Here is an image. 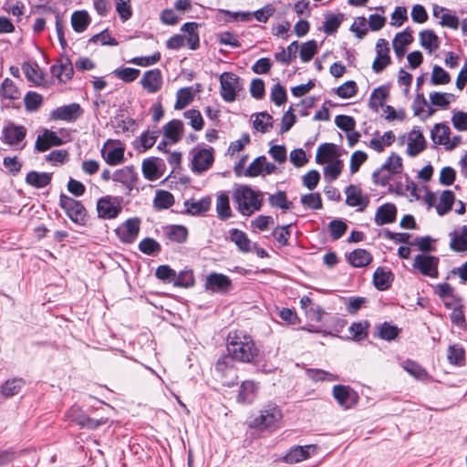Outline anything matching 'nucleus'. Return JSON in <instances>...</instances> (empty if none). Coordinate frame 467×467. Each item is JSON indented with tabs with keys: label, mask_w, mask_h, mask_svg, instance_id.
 Listing matches in <instances>:
<instances>
[{
	"label": "nucleus",
	"mask_w": 467,
	"mask_h": 467,
	"mask_svg": "<svg viewBox=\"0 0 467 467\" xmlns=\"http://www.w3.org/2000/svg\"><path fill=\"white\" fill-rule=\"evenodd\" d=\"M395 141V135L391 130L386 131L382 136H377L370 140L368 147L378 152H381L386 147Z\"/></svg>",
	"instance_id": "f704fd0d"
},
{
	"label": "nucleus",
	"mask_w": 467,
	"mask_h": 467,
	"mask_svg": "<svg viewBox=\"0 0 467 467\" xmlns=\"http://www.w3.org/2000/svg\"><path fill=\"white\" fill-rule=\"evenodd\" d=\"M448 359L451 364L462 366L465 361V351L463 348L458 344L449 347Z\"/></svg>",
	"instance_id": "8fccbe9b"
},
{
	"label": "nucleus",
	"mask_w": 467,
	"mask_h": 467,
	"mask_svg": "<svg viewBox=\"0 0 467 467\" xmlns=\"http://www.w3.org/2000/svg\"><path fill=\"white\" fill-rule=\"evenodd\" d=\"M317 52V43L315 40H309L302 44L299 56L302 62L310 61Z\"/></svg>",
	"instance_id": "4d7b16f0"
},
{
	"label": "nucleus",
	"mask_w": 467,
	"mask_h": 467,
	"mask_svg": "<svg viewBox=\"0 0 467 467\" xmlns=\"http://www.w3.org/2000/svg\"><path fill=\"white\" fill-rule=\"evenodd\" d=\"M113 74L126 83H130L138 78L140 74V69L132 67L117 68Z\"/></svg>",
	"instance_id": "052dcab7"
},
{
	"label": "nucleus",
	"mask_w": 467,
	"mask_h": 467,
	"mask_svg": "<svg viewBox=\"0 0 467 467\" xmlns=\"http://www.w3.org/2000/svg\"><path fill=\"white\" fill-rule=\"evenodd\" d=\"M455 201L454 193L446 190L441 192V195L438 196L437 202V213L439 215H444L451 210V206Z\"/></svg>",
	"instance_id": "58836bf2"
},
{
	"label": "nucleus",
	"mask_w": 467,
	"mask_h": 467,
	"mask_svg": "<svg viewBox=\"0 0 467 467\" xmlns=\"http://www.w3.org/2000/svg\"><path fill=\"white\" fill-rule=\"evenodd\" d=\"M220 94L226 102L235 100L238 91L241 89L240 78L231 72H223L220 76Z\"/></svg>",
	"instance_id": "1a4fd4ad"
},
{
	"label": "nucleus",
	"mask_w": 467,
	"mask_h": 467,
	"mask_svg": "<svg viewBox=\"0 0 467 467\" xmlns=\"http://www.w3.org/2000/svg\"><path fill=\"white\" fill-rule=\"evenodd\" d=\"M397 208L393 203H384L380 205L375 214V223L377 225L389 224L396 220Z\"/></svg>",
	"instance_id": "b1692460"
},
{
	"label": "nucleus",
	"mask_w": 467,
	"mask_h": 467,
	"mask_svg": "<svg viewBox=\"0 0 467 467\" xmlns=\"http://www.w3.org/2000/svg\"><path fill=\"white\" fill-rule=\"evenodd\" d=\"M183 133V123L180 119H172L163 126V135L171 142L179 141Z\"/></svg>",
	"instance_id": "a878e982"
},
{
	"label": "nucleus",
	"mask_w": 467,
	"mask_h": 467,
	"mask_svg": "<svg viewBox=\"0 0 467 467\" xmlns=\"http://www.w3.org/2000/svg\"><path fill=\"white\" fill-rule=\"evenodd\" d=\"M211 200L202 198L200 200H189L184 202L185 213L191 215H200L210 209Z\"/></svg>",
	"instance_id": "c85d7f7f"
},
{
	"label": "nucleus",
	"mask_w": 467,
	"mask_h": 467,
	"mask_svg": "<svg viewBox=\"0 0 467 467\" xmlns=\"http://www.w3.org/2000/svg\"><path fill=\"white\" fill-rule=\"evenodd\" d=\"M389 95L388 89L384 87L377 88L370 95L369 106L374 109L383 107Z\"/></svg>",
	"instance_id": "09e8293b"
},
{
	"label": "nucleus",
	"mask_w": 467,
	"mask_h": 467,
	"mask_svg": "<svg viewBox=\"0 0 467 467\" xmlns=\"http://www.w3.org/2000/svg\"><path fill=\"white\" fill-rule=\"evenodd\" d=\"M22 70L29 81L36 85H40L43 82V72L36 63L26 62L22 65Z\"/></svg>",
	"instance_id": "ea45409f"
},
{
	"label": "nucleus",
	"mask_w": 467,
	"mask_h": 467,
	"mask_svg": "<svg viewBox=\"0 0 467 467\" xmlns=\"http://www.w3.org/2000/svg\"><path fill=\"white\" fill-rule=\"evenodd\" d=\"M186 119L194 130H201L203 128V119L201 112L197 109H189L183 113Z\"/></svg>",
	"instance_id": "680f3d73"
},
{
	"label": "nucleus",
	"mask_w": 467,
	"mask_h": 467,
	"mask_svg": "<svg viewBox=\"0 0 467 467\" xmlns=\"http://www.w3.org/2000/svg\"><path fill=\"white\" fill-rule=\"evenodd\" d=\"M140 222L138 218L128 219L115 230L117 236L122 243H133L140 232Z\"/></svg>",
	"instance_id": "4468645a"
},
{
	"label": "nucleus",
	"mask_w": 467,
	"mask_h": 467,
	"mask_svg": "<svg viewBox=\"0 0 467 467\" xmlns=\"http://www.w3.org/2000/svg\"><path fill=\"white\" fill-rule=\"evenodd\" d=\"M440 259L437 256L420 254L414 257L412 267L422 275L431 278L438 277V265Z\"/></svg>",
	"instance_id": "9d476101"
},
{
	"label": "nucleus",
	"mask_w": 467,
	"mask_h": 467,
	"mask_svg": "<svg viewBox=\"0 0 467 467\" xmlns=\"http://www.w3.org/2000/svg\"><path fill=\"white\" fill-rule=\"evenodd\" d=\"M174 203L173 195L167 191H158L154 198V205L158 209H168Z\"/></svg>",
	"instance_id": "5fc2aeb1"
},
{
	"label": "nucleus",
	"mask_w": 467,
	"mask_h": 467,
	"mask_svg": "<svg viewBox=\"0 0 467 467\" xmlns=\"http://www.w3.org/2000/svg\"><path fill=\"white\" fill-rule=\"evenodd\" d=\"M375 286L379 290H386L390 286L392 281V274L390 271H386L381 267L377 268L373 275Z\"/></svg>",
	"instance_id": "79ce46f5"
},
{
	"label": "nucleus",
	"mask_w": 467,
	"mask_h": 467,
	"mask_svg": "<svg viewBox=\"0 0 467 467\" xmlns=\"http://www.w3.org/2000/svg\"><path fill=\"white\" fill-rule=\"evenodd\" d=\"M234 359L229 355L222 356L215 364V374L224 386H234L238 379Z\"/></svg>",
	"instance_id": "20e7f679"
},
{
	"label": "nucleus",
	"mask_w": 467,
	"mask_h": 467,
	"mask_svg": "<svg viewBox=\"0 0 467 467\" xmlns=\"http://www.w3.org/2000/svg\"><path fill=\"white\" fill-rule=\"evenodd\" d=\"M420 46L425 48L430 54L439 48L440 40L437 35L432 30H423L420 33Z\"/></svg>",
	"instance_id": "473e14b6"
},
{
	"label": "nucleus",
	"mask_w": 467,
	"mask_h": 467,
	"mask_svg": "<svg viewBox=\"0 0 467 467\" xmlns=\"http://www.w3.org/2000/svg\"><path fill=\"white\" fill-rule=\"evenodd\" d=\"M162 74L158 68L144 72L140 84L148 93H157L162 87Z\"/></svg>",
	"instance_id": "a211bd4d"
},
{
	"label": "nucleus",
	"mask_w": 467,
	"mask_h": 467,
	"mask_svg": "<svg viewBox=\"0 0 467 467\" xmlns=\"http://www.w3.org/2000/svg\"><path fill=\"white\" fill-rule=\"evenodd\" d=\"M332 394L337 403L344 409H350L357 404L358 394L346 385H336L333 387Z\"/></svg>",
	"instance_id": "2eb2a0df"
},
{
	"label": "nucleus",
	"mask_w": 467,
	"mask_h": 467,
	"mask_svg": "<svg viewBox=\"0 0 467 467\" xmlns=\"http://www.w3.org/2000/svg\"><path fill=\"white\" fill-rule=\"evenodd\" d=\"M230 239L242 253H249L252 251V242L244 232L238 229H232L230 231Z\"/></svg>",
	"instance_id": "7c9ffc66"
},
{
	"label": "nucleus",
	"mask_w": 467,
	"mask_h": 467,
	"mask_svg": "<svg viewBox=\"0 0 467 467\" xmlns=\"http://www.w3.org/2000/svg\"><path fill=\"white\" fill-rule=\"evenodd\" d=\"M52 74L60 81L66 82L72 78L73 67L70 62L67 61L60 65H55L51 67Z\"/></svg>",
	"instance_id": "c03bdc74"
},
{
	"label": "nucleus",
	"mask_w": 467,
	"mask_h": 467,
	"mask_svg": "<svg viewBox=\"0 0 467 467\" xmlns=\"http://www.w3.org/2000/svg\"><path fill=\"white\" fill-rule=\"evenodd\" d=\"M197 28H198V25L194 22L185 23L182 26V31L187 34L185 38H186L188 47L192 50L197 49L200 45V39H199Z\"/></svg>",
	"instance_id": "e433bc0d"
},
{
	"label": "nucleus",
	"mask_w": 467,
	"mask_h": 467,
	"mask_svg": "<svg viewBox=\"0 0 467 467\" xmlns=\"http://www.w3.org/2000/svg\"><path fill=\"white\" fill-rule=\"evenodd\" d=\"M454 95L445 92H432L430 94V102L431 105L445 109L449 106Z\"/></svg>",
	"instance_id": "864d4df0"
},
{
	"label": "nucleus",
	"mask_w": 467,
	"mask_h": 467,
	"mask_svg": "<svg viewBox=\"0 0 467 467\" xmlns=\"http://www.w3.org/2000/svg\"><path fill=\"white\" fill-rule=\"evenodd\" d=\"M232 198L237 211L244 216H251L263 204V193L247 185H240L233 191Z\"/></svg>",
	"instance_id": "f03ea898"
},
{
	"label": "nucleus",
	"mask_w": 467,
	"mask_h": 467,
	"mask_svg": "<svg viewBox=\"0 0 467 467\" xmlns=\"http://www.w3.org/2000/svg\"><path fill=\"white\" fill-rule=\"evenodd\" d=\"M139 249L145 254L153 255L161 251V244L155 239L147 237L140 242Z\"/></svg>",
	"instance_id": "bf43d9fd"
},
{
	"label": "nucleus",
	"mask_w": 467,
	"mask_h": 467,
	"mask_svg": "<svg viewBox=\"0 0 467 467\" xmlns=\"http://www.w3.org/2000/svg\"><path fill=\"white\" fill-rule=\"evenodd\" d=\"M402 368L415 379H422L427 376L426 371L416 362L412 360H406L402 364Z\"/></svg>",
	"instance_id": "338daca9"
},
{
	"label": "nucleus",
	"mask_w": 467,
	"mask_h": 467,
	"mask_svg": "<svg viewBox=\"0 0 467 467\" xmlns=\"http://www.w3.org/2000/svg\"><path fill=\"white\" fill-rule=\"evenodd\" d=\"M104 159L109 165H117L123 161L124 149L121 147H109L103 150Z\"/></svg>",
	"instance_id": "a18cd8bd"
},
{
	"label": "nucleus",
	"mask_w": 467,
	"mask_h": 467,
	"mask_svg": "<svg viewBox=\"0 0 467 467\" xmlns=\"http://www.w3.org/2000/svg\"><path fill=\"white\" fill-rule=\"evenodd\" d=\"M122 211L121 198L107 195L97 202V213L99 218L104 220L115 219Z\"/></svg>",
	"instance_id": "423d86ee"
},
{
	"label": "nucleus",
	"mask_w": 467,
	"mask_h": 467,
	"mask_svg": "<svg viewBox=\"0 0 467 467\" xmlns=\"http://www.w3.org/2000/svg\"><path fill=\"white\" fill-rule=\"evenodd\" d=\"M227 351L235 361L243 363L253 362L259 352L252 337L243 331H234L229 334Z\"/></svg>",
	"instance_id": "f257e3e1"
},
{
	"label": "nucleus",
	"mask_w": 467,
	"mask_h": 467,
	"mask_svg": "<svg viewBox=\"0 0 467 467\" xmlns=\"http://www.w3.org/2000/svg\"><path fill=\"white\" fill-rule=\"evenodd\" d=\"M82 113L83 110L79 104L71 103L69 105L58 107L56 109L52 110L50 113V117L54 120H64L71 122L78 119L82 115Z\"/></svg>",
	"instance_id": "f3484780"
},
{
	"label": "nucleus",
	"mask_w": 467,
	"mask_h": 467,
	"mask_svg": "<svg viewBox=\"0 0 467 467\" xmlns=\"http://www.w3.org/2000/svg\"><path fill=\"white\" fill-rule=\"evenodd\" d=\"M91 22L88 13L85 10L75 11L71 15V26L77 33L84 32Z\"/></svg>",
	"instance_id": "2f4dec72"
},
{
	"label": "nucleus",
	"mask_w": 467,
	"mask_h": 467,
	"mask_svg": "<svg viewBox=\"0 0 467 467\" xmlns=\"http://www.w3.org/2000/svg\"><path fill=\"white\" fill-rule=\"evenodd\" d=\"M272 116L266 112H261L256 115L254 120V128L262 133H265L272 128Z\"/></svg>",
	"instance_id": "13d9d810"
},
{
	"label": "nucleus",
	"mask_w": 467,
	"mask_h": 467,
	"mask_svg": "<svg viewBox=\"0 0 467 467\" xmlns=\"http://www.w3.org/2000/svg\"><path fill=\"white\" fill-rule=\"evenodd\" d=\"M216 212L218 217L222 220H226L232 216L229 196L225 192H220L216 198Z\"/></svg>",
	"instance_id": "a19ab883"
},
{
	"label": "nucleus",
	"mask_w": 467,
	"mask_h": 467,
	"mask_svg": "<svg viewBox=\"0 0 467 467\" xmlns=\"http://www.w3.org/2000/svg\"><path fill=\"white\" fill-rule=\"evenodd\" d=\"M51 174L47 172H37L32 171L27 173L26 177V182L27 184L36 188H44L47 186L51 182Z\"/></svg>",
	"instance_id": "c9c22d12"
},
{
	"label": "nucleus",
	"mask_w": 467,
	"mask_h": 467,
	"mask_svg": "<svg viewBox=\"0 0 467 467\" xmlns=\"http://www.w3.org/2000/svg\"><path fill=\"white\" fill-rule=\"evenodd\" d=\"M0 94L3 98L11 100L20 98V91L10 78H5L3 81Z\"/></svg>",
	"instance_id": "3c124183"
},
{
	"label": "nucleus",
	"mask_w": 467,
	"mask_h": 467,
	"mask_svg": "<svg viewBox=\"0 0 467 467\" xmlns=\"http://www.w3.org/2000/svg\"><path fill=\"white\" fill-rule=\"evenodd\" d=\"M375 49L377 56L372 63V70L380 73L391 64L389 42L384 38L378 39Z\"/></svg>",
	"instance_id": "9b49d317"
},
{
	"label": "nucleus",
	"mask_w": 467,
	"mask_h": 467,
	"mask_svg": "<svg viewBox=\"0 0 467 467\" xmlns=\"http://www.w3.org/2000/svg\"><path fill=\"white\" fill-rule=\"evenodd\" d=\"M257 384L253 380H245L240 387L237 400L241 403H252L256 396Z\"/></svg>",
	"instance_id": "cd10ccee"
},
{
	"label": "nucleus",
	"mask_w": 467,
	"mask_h": 467,
	"mask_svg": "<svg viewBox=\"0 0 467 467\" xmlns=\"http://www.w3.org/2000/svg\"><path fill=\"white\" fill-rule=\"evenodd\" d=\"M173 285L180 287H191L194 285V275L192 270H183L176 275Z\"/></svg>",
	"instance_id": "e2e57ef3"
},
{
	"label": "nucleus",
	"mask_w": 467,
	"mask_h": 467,
	"mask_svg": "<svg viewBox=\"0 0 467 467\" xmlns=\"http://www.w3.org/2000/svg\"><path fill=\"white\" fill-rule=\"evenodd\" d=\"M368 326L369 325L367 321L353 323L348 328L352 339L355 341H360L367 337Z\"/></svg>",
	"instance_id": "6e6d98bb"
},
{
	"label": "nucleus",
	"mask_w": 467,
	"mask_h": 467,
	"mask_svg": "<svg viewBox=\"0 0 467 467\" xmlns=\"http://www.w3.org/2000/svg\"><path fill=\"white\" fill-rule=\"evenodd\" d=\"M426 148V140L422 132L414 128L408 134V143L406 152L410 157H415L423 151Z\"/></svg>",
	"instance_id": "6ab92c4d"
},
{
	"label": "nucleus",
	"mask_w": 467,
	"mask_h": 467,
	"mask_svg": "<svg viewBox=\"0 0 467 467\" xmlns=\"http://www.w3.org/2000/svg\"><path fill=\"white\" fill-rule=\"evenodd\" d=\"M450 248L454 252L467 251V225L454 229L449 234Z\"/></svg>",
	"instance_id": "4be33fe9"
},
{
	"label": "nucleus",
	"mask_w": 467,
	"mask_h": 467,
	"mask_svg": "<svg viewBox=\"0 0 467 467\" xmlns=\"http://www.w3.org/2000/svg\"><path fill=\"white\" fill-rule=\"evenodd\" d=\"M265 164V157L259 156L254 160V161L248 166L244 171V175L247 177H256L262 174L264 171V166Z\"/></svg>",
	"instance_id": "69168bd1"
},
{
	"label": "nucleus",
	"mask_w": 467,
	"mask_h": 467,
	"mask_svg": "<svg viewBox=\"0 0 467 467\" xmlns=\"http://www.w3.org/2000/svg\"><path fill=\"white\" fill-rule=\"evenodd\" d=\"M59 205L65 211L67 217L78 225L86 224L87 211L79 201L67 195L61 194Z\"/></svg>",
	"instance_id": "39448f33"
},
{
	"label": "nucleus",
	"mask_w": 467,
	"mask_h": 467,
	"mask_svg": "<svg viewBox=\"0 0 467 467\" xmlns=\"http://www.w3.org/2000/svg\"><path fill=\"white\" fill-rule=\"evenodd\" d=\"M315 451V445L296 446L289 450V451L285 455L284 460L285 462L290 464L297 463L309 458L311 452H314Z\"/></svg>",
	"instance_id": "5701e85b"
},
{
	"label": "nucleus",
	"mask_w": 467,
	"mask_h": 467,
	"mask_svg": "<svg viewBox=\"0 0 467 467\" xmlns=\"http://www.w3.org/2000/svg\"><path fill=\"white\" fill-rule=\"evenodd\" d=\"M431 83L433 85H445L450 83V75L440 66L435 65L431 72Z\"/></svg>",
	"instance_id": "0e129e2a"
},
{
	"label": "nucleus",
	"mask_w": 467,
	"mask_h": 467,
	"mask_svg": "<svg viewBox=\"0 0 467 467\" xmlns=\"http://www.w3.org/2000/svg\"><path fill=\"white\" fill-rule=\"evenodd\" d=\"M26 136V129L24 126L11 123L3 129L1 140L15 150H23Z\"/></svg>",
	"instance_id": "0eeeda50"
},
{
	"label": "nucleus",
	"mask_w": 467,
	"mask_h": 467,
	"mask_svg": "<svg viewBox=\"0 0 467 467\" xmlns=\"http://www.w3.org/2000/svg\"><path fill=\"white\" fill-rule=\"evenodd\" d=\"M111 178L114 182L122 183L129 191L132 190L138 180L137 173L129 166L115 171Z\"/></svg>",
	"instance_id": "412c9836"
},
{
	"label": "nucleus",
	"mask_w": 467,
	"mask_h": 467,
	"mask_svg": "<svg viewBox=\"0 0 467 467\" xmlns=\"http://www.w3.org/2000/svg\"><path fill=\"white\" fill-rule=\"evenodd\" d=\"M323 30L326 34L330 35L337 30L343 20L342 14H327L325 16Z\"/></svg>",
	"instance_id": "49530a36"
},
{
	"label": "nucleus",
	"mask_w": 467,
	"mask_h": 467,
	"mask_svg": "<svg viewBox=\"0 0 467 467\" xmlns=\"http://www.w3.org/2000/svg\"><path fill=\"white\" fill-rule=\"evenodd\" d=\"M161 160L158 158H149L142 162V173L150 181H155L161 177Z\"/></svg>",
	"instance_id": "393cba45"
},
{
	"label": "nucleus",
	"mask_w": 467,
	"mask_h": 467,
	"mask_svg": "<svg viewBox=\"0 0 467 467\" xmlns=\"http://www.w3.org/2000/svg\"><path fill=\"white\" fill-rule=\"evenodd\" d=\"M328 229L332 239L337 240L345 234L348 225L341 220H332L328 224Z\"/></svg>",
	"instance_id": "774afa93"
},
{
	"label": "nucleus",
	"mask_w": 467,
	"mask_h": 467,
	"mask_svg": "<svg viewBox=\"0 0 467 467\" xmlns=\"http://www.w3.org/2000/svg\"><path fill=\"white\" fill-rule=\"evenodd\" d=\"M337 147L333 143H323L317 150L316 161L317 163L323 164L336 160Z\"/></svg>",
	"instance_id": "c756f323"
},
{
	"label": "nucleus",
	"mask_w": 467,
	"mask_h": 467,
	"mask_svg": "<svg viewBox=\"0 0 467 467\" xmlns=\"http://www.w3.org/2000/svg\"><path fill=\"white\" fill-rule=\"evenodd\" d=\"M164 234L170 242L183 244L188 238V230L183 225L172 224L165 227Z\"/></svg>",
	"instance_id": "bb28decb"
},
{
	"label": "nucleus",
	"mask_w": 467,
	"mask_h": 467,
	"mask_svg": "<svg viewBox=\"0 0 467 467\" xmlns=\"http://www.w3.org/2000/svg\"><path fill=\"white\" fill-rule=\"evenodd\" d=\"M346 202L350 207H358V211H363L369 203V197L363 193L361 188L351 184L345 190Z\"/></svg>",
	"instance_id": "dca6fc26"
},
{
	"label": "nucleus",
	"mask_w": 467,
	"mask_h": 467,
	"mask_svg": "<svg viewBox=\"0 0 467 467\" xmlns=\"http://www.w3.org/2000/svg\"><path fill=\"white\" fill-rule=\"evenodd\" d=\"M23 385L22 379H8L3 384L1 392L6 398L15 396L20 391Z\"/></svg>",
	"instance_id": "603ef678"
},
{
	"label": "nucleus",
	"mask_w": 467,
	"mask_h": 467,
	"mask_svg": "<svg viewBox=\"0 0 467 467\" xmlns=\"http://www.w3.org/2000/svg\"><path fill=\"white\" fill-rule=\"evenodd\" d=\"M451 129L443 123L435 124L431 130V140L435 144L446 145L449 143Z\"/></svg>",
	"instance_id": "72a5a7b5"
},
{
	"label": "nucleus",
	"mask_w": 467,
	"mask_h": 467,
	"mask_svg": "<svg viewBox=\"0 0 467 467\" xmlns=\"http://www.w3.org/2000/svg\"><path fill=\"white\" fill-rule=\"evenodd\" d=\"M67 416L71 421L76 422L82 428H87L89 430L97 429L99 426L107 423L106 419L95 420L89 418L79 407L77 406L71 407L68 410Z\"/></svg>",
	"instance_id": "f8f14e48"
},
{
	"label": "nucleus",
	"mask_w": 467,
	"mask_h": 467,
	"mask_svg": "<svg viewBox=\"0 0 467 467\" xmlns=\"http://www.w3.org/2000/svg\"><path fill=\"white\" fill-rule=\"evenodd\" d=\"M194 99V92L191 87L180 88L176 93L175 109H182Z\"/></svg>",
	"instance_id": "37998d69"
},
{
	"label": "nucleus",
	"mask_w": 467,
	"mask_h": 467,
	"mask_svg": "<svg viewBox=\"0 0 467 467\" xmlns=\"http://www.w3.org/2000/svg\"><path fill=\"white\" fill-rule=\"evenodd\" d=\"M268 200L273 207L280 208L284 211H289L293 208V203L287 200L285 192L279 191L270 195Z\"/></svg>",
	"instance_id": "de8ad7c7"
},
{
	"label": "nucleus",
	"mask_w": 467,
	"mask_h": 467,
	"mask_svg": "<svg viewBox=\"0 0 467 467\" xmlns=\"http://www.w3.org/2000/svg\"><path fill=\"white\" fill-rule=\"evenodd\" d=\"M282 419L280 409L275 404H268L260 410L259 416L255 417L252 422V426L265 429H276Z\"/></svg>",
	"instance_id": "7ed1b4c3"
},
{
	"label": "nucleus",
	"mask_w": 467,
	"mask_h": 467,
	"mask_svg": "<svg viewBox=\"0 0 467 467\" xmlns=\"http://www.w3.org/2000/svg\"><path fill=\"white\" fill-rule=\"evenodd\" d=\"M204 287L213 293L226 294L232 287V281L223 274L211 273L205 278Z\"/></svg>",
	"instance_id": "ddd939ff"
},
{
	"label": "nucleus",
	"mask_w": 467,
	"mask_h": 467,
	"mask_svg": "<svg viewBox=\"0 0 467 467\" xmlns=\"http://www.w3.org/2000/svg\"><path fill=\"white\" fill-rule=\"evenodd\" d=\"M191 169L195 174L203 173L212 167L214 161L213 148L193 149L191 151Z\"/></svg>",
	"instance_id": "6e6552de"
},
{
	"label": "nucleus",
	"mask_w": 467,
	"mask_h": 467,
	"mask_svg": "<svg viewBox=\"0 0 467 467\" xmlns=\"http://www.w3.org/2000/svg\"><path fill=\"white\" fill-rule=\"evenodd\" d=\"M63 140L59 138L55 131L44 130L42 134H39L35 143V150L39 152L48 150L51 147L60 146Z\"/></svg>",
	"instance_id": "aec40b11"
},
{
	"label": "nucleus",
	"mask_w": 467,
	"mask_h": 467,
	"mask_svg": "<svg viewBox=\"0 0 467 467\" xmlns=\"http://www.w3.org/2000/svg\"><path fill=\"white\" fill-rule=\"evenodd\" d=\"M372 261V255L365 249H356L348 254V262L354 267H364Z\"/></svg>",
	"instance_id": "4c0bfd02"
}]
</instances>
